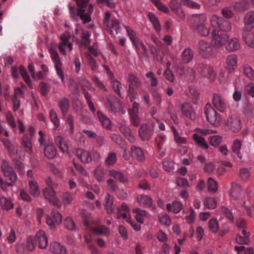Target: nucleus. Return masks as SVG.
<instances>
[{
    "label": "nucleus",
    "instance_id": "f257e3e1",
    "mask_svg": "<svg viewBox=\"0 0 254 254\" xmlns=\"http://www.w3.org/2000/svg\"><path fill=\"white\" fill-rule=\"evenodd\" d=\"M194 131L197 133H194L192 135V138L195 144L201 148L207 149L209 147L206 140L204 137L200 135H206L212 133H216L217 131L216 130L209 129L206 128H200L197 127L194 129Z\"/></svg>",
    "mask_w": 254,
    "mask_h": 254
},
{
    "label": "nucleus",
    "instance_id": "f03ea898",
    "mask_svg": "<svg viewBox=\"0 0 254 254\" xmlns=\"http://www.w3.org/2000/svg\"><path fill=\"white\" fill-rule=\"evenodd\" d=\"M48 48L50 53L51 59L54 64L57 73L59 77L61 78L62 81L64 82V75L61 69L62 63L61 62L59 55L53 44H50L49 45Z\"/></svg>",
    "mask_w": 254,
    "mask_h": 254
},
{
    "label": "nucleus",
    "instance_id": "7ed1b4c3",
    "mask_svg": "<svg viewBox=\"0 0 254 254\" xmlns=\"http://www.w3.org/2000/svg\"><path fill=\"white\" fill-rule=\"evenodd\" d=\"M116 217L118 219L122 218L125 220L127 222L131 225L135 231L140 230V226L132 222L130 215L129 208L126 203H122L121 207L118 209L116 214Z\"/></svg>",
    "mask_w": 254,
    "mask_h": 254
},
{
    "label": "nucleus",
    "instance_id": "20e7f679",
    "mask_svg": "<svg viewBox=\"0 0 254 254\" xmlns=\"http://www.w3.org/2000/svg\"><path fill=\"white\" fill-rule=\"evenodd\" d=\"M209 20L211 26L217 31L228 32L231 29V25L228 22L216 15H212Z\"/></svg>",
    "mask_w": 254,
    "mask_h": 254
},
{
    "label": "nucleus",
    "instance_id": "39448f33",
    "mask_svg": "<svg viewBox=\"0 0 254 254\" xmlns=\"http://www.w3.org/2000/svg\"><path fill=\"white\" fill-rule=\"evenodd\" d=\"M104 24L111 34H117L121 30L119 22L117 19L111 18V13L109 11L105 13Z\"/></svg>",
    "mask_w": 254,
    "mask_h": 254
},
{
    "label": "nucleus",
    "instance_id": "423d86ee",
    "mask_svg": "<svg viewBox=\"0 0 254 254\" xmlns=\"http://www.w3.org/2000/svg\"><path fill=\"white\" fill-rule=\"evenodd\" d=\"M205 114L207 121L214 127L219 126L221 123L220 116L216 113L210 104L205 107Z\"/></svg>",
    "mask_w": 254,
    "mask_h": 254
},
{
    "label": "nucleus",
    "instance_id": "0eeeda50",
    "mask_svg": "<svg viewBox=\"0 0 254 254\" xmlns=\"http://www.w3.org/2000/svg\"><path fill=\"white\" fill-rule=\"evenodd\" d=\"M193 18L194 21L196 23L197 31L203 36H207L210 33V30L204 24L207 18L206 16L204 14H197L194 15Z\"/></svg>",
    "mask_w": 254,
    "mask_h": 254
},
{
    "label": "nucleus",
    "instance_id": "6e6552de",
    "mask_svg": "<svg viewBox=\"0 0 254 254\" xmlns=\"http://www.w3.org/2000/svg\"><path fill=\"white\" fill-rule=\"evenodd\" d=\"M71 38V35L68 32H64L60 36L61 42L58 44V47L60 51L65 56L67 53L64 47H66L69 51L73 50L72 44L69 41Z\"/></svg>",
    "mask_w": 254,
    "mask_h": 254
},
{
    "label": "nucleus",
    "instance_id": "1a4fd4ad",
    "mask_svg": "<svg viewBox=\"0 0 254 254\" xmlns=\"http://www.w3.org/2000/svg\"><path fill=\"white\" fill-rule=\"evenodd\" d=\"M212 37L211 40L212 46L215 48L222 47L226 42L228 37L226 34H219V31L213 30L211 32Z\"/></svg>",
    "mask_w": 254,
    "mask_h": 254
},
{
    "label": "nucleus",
    "instance_id": "9d476101",
    "mask_svg": "<svg viewBox=\"0 0 254 254\" xmlns=\"http://www.w3.org/2000/svg\"><path fill=\"white\" fill-rule=\"evenodd\" d=\"M11 70L12 75L14 78H16L18 77L19 71L25 82L30 88H33V85L31 80L27 74L26 69L23 66L20 65L19 66V70H18L16 66H12L11 67Z\"/></svg>",
    "mask_w": 254,
    "mask_h": 254
},
{
    "label": "nucleus",
    "instance_id": "9b49d317",
    "mask_svg": "<svg viewBox=\"0 0 254 254\" xmlns=\"http://www.w3.org/2000/svg\"><path fill=\"white\" fill-rule=\"evenodd\" d=\"M43 193L45 198L47 199L53 205L58 206L60 208L61 204L60 203V200L58 198L56 192L54 188H45L43 190Z\"/></svg>",
    "mask_w": 254,
    "mask_h": 254
},
{
    "label": "nucleus",
    "instance_id": "f8f14e48",
    "mask_svg": "<svg viewBox=\"0 0 254 254\" xmlns=\"http://www.w3.org/2000/svg\"><path fill=\"white\" fill-rule=\"evenodd\" d=\"M62 222V215L56 210L51 212V216L46 217V223L51 229L55 228L56 225L60 224Z\"/></svg>",
    "mask_w": 254,
    "mask_h": 254
},
{
    "label": "nucleus",
    "instance_id": "ddd939ff",
    "mask_svg": "<svg viewBox=\"0 0 254 254\" xmlns=\"http://www.w3.org/2000/svg\"><path fill=\"white\" fill-rule=\"evenodd\" d=\"M198 48L200 54L203 57L209 58L212 54L211 47L206 41L201 40L198 43Z\"/></svg>",
    "mask_w": 254,
    "mask_h": 254
},
{
    "label": "nucleus",
    "instance_id": "4468645a",
    "mask_svg": "<svg viewBox=\"0 0 254 254\" xmlns=\"http://www.w3.org/2000/svg\"><path fill=\"white\" fill-rule=\"evenodd\" d=\"M154 126H148L147 124L142 125L140 127L138 133L140 138L143 140L149 139L152 134Z\"/></svg>",
    "mask_w": 254,
    "mask_h": 254
},
{
    "label": "nucleus",
    "instance_id": "2eb2a0df",
    "mask_svg": "<svg viewBox=\"0 0 254 254\" xmlns=\"http://www.w3.org/2000/svg\"><path fill=\"white\" fill-rule=\"evenodd\" d=\"M75 35L73 36V39L78 43L80 42V40L78 38H76V36L79 34L81 35L82 39L81 43L85 46H88L90 42V34L88 32H85L82 29H78L77 28L75 30Z\"/></svg>",
    "mask_w": 254,
    "mask_h": 254
},
{
    "label": "nucleus",
    "instance_id": "dca6fc26",
    "mask_svg": "<svg viewBox=\"0 0 254 254\" xmlns=\"http://www.w3.org/2000/svg\"><path fill=\"white\" fill-rule=\"evenodd\" d=\"M137 202L145 207H150L153 210H155V206L152 204V198L147 195L140 194L137 196Z\"/></svg>",
    "mask_w": 254,
    "mask_h": 254
},
{
    "label": "nucleus",
    "instance_id": "f3484780",
    "mask_svg": "<svg viewBox=\"0 0 254 254\" xmlns=\"http://www.w3.org/2000/svg\"><path fill=\"white\" fill-rule=\"evenodd\" d=\"M55 142L61 152L64 154H68V146L66 140L61 135H57L55 137Z\"/></svg>",
    "mask_w": 254,
    "mask_h": 254
},
{
    "label": "nucleus",
    "instance_id": "a211bd4d",
    "mask_svg": "<svg viewBox=\"0 0 254 254\" xmlns=\"http://www.w3.org/2000/svg\"><path fill=\"white\" fill-rule=\"evenodd\" d=\"M35 240L40 249H44L47 248L48 244V238L43 230H40L37 233Z\"/></svg>",
    "mask_w": 254,
    "mask_h": 254
},
{
    "label": "nucleus",
    "instance_id": "6ab92c4d",
    "mask_svg": "<svg viewBox=\"0 0 254 254\" xmlns=\"http://www.w3.org/2000/svg\"><path fill=\"white\" fill-rule=\"evenodd\" d=\"M237 68V56L235 55L229 56L227 59V70L229 73H232Z\"/></svg>",
    "mask_w": 254,
    "mask_h": 254
},
{
    "label": "nucleus",
    "instance_id": "aec40b11",
    "mask_svg": "<svg viewBox=\"0 0 254 254\" xmlns=\"http://www.w3.org/2000/svg\"><path fill=\"white\" fill-rule=\"evenodd\" d=\"M213 104L219 111L223 112L226 108V104L222 97L218 94H214L213 96Z\"/></svg>",
    "mask_w": 254,
    "mask_h": 254
},
{
    "label": "nucleus",
    "instance_id": "412c9836",
    "mask_svg": "<svg viewBox=\"0 0 254 254\" xmlns=\"http://www.w3.org/2000/svg\"><path fill=\"white\" fill-rule=\"evenodd\" d=\"M251 30L245 29L243 39L249 47L254 48V32H251Z\"/></svg>",
    "mask_w": 254,
    "mask_h": 254
},
{
    "label": "nucleus",
    "instance_id": "4be33fe9",
    "mask_svg": "<svg viewBox=\"0 0 254 254\" xmlns=\"http://www.w3.org/2000/svg\"><path fill=\"white\" fill-rule=\"evenodd\" d=\"M44 153L47 158L53 159L56 156L57 149L52 142H48L44 147Z\"/></svg>",
    "mask_w": 254,
    "mask_h": 254
},
{
    "label": "nucleus",
    "instance_id": "5701e85b",
    "mask_svg": "<svg viewBox=\"0 0 254 254\" xmlns=\"http://www.w3.org/2000/svg\"><path fill=\"white\" fill-rule=\"evenodd\" d=\"M183 208V203L179 200H175L172 203H167L166 204V209L169 212L178 213Z\"/></svg>",
    "mask_w": 254,
    "mask_h": 254
},
{
    "label": "nucleus",
    "instance_id": "b1692460",
    "mask_svg": "<svg viewBox=\"0 0 254 254\" xmlns=\"http://www.w3.org/2000/svg\"><path fill=\"white\" fill-rule=\"evenodd\" d=\"M50 250L54 254H66L67 252L65 248L57 242L51 243Z\"/></svg>",
    "mask_w": 254,
    "mask_h": 254
},
{
    "label": "nucleus",
    "instance_id": "393cba45",
    "mask_svg": "<svg viewBox=\"0 0 254 254\" xmlns=\"http://www.w3.org/2000/svg\"><path fill=\"white\" fill-rule=\"evenodd\" d=\"M76 153L77 157L83 163H88L92 160L91 156L87 151L79 148L76 150Z\"/></svg>",
    "mask_w": 254,
    "mask_h": 254
},
{
    "label": "nucleus",
    "instance_id": "a878e982",
    "mask_svg": "<svg viewBox=\"0 0 254 254\" xmlns=\"http://www.w3.org/2000/svg\"><path fill=\"white\" fill-rule=\"evenodd\" d=\"M132 211L135 214V218L136 221L140 224H142L145 219L148 218L149 216V214L147 211L138 208L133 209Z\"/></svg>",
    "mask_w": 254,
    "mask_h": 254
},
{
    "label": "nucleus",
    "instance_id": "bb28decb",
    "mask_svg": "<svg viewBox=\"0 0 254 254\" xmlns=\"http://www.w3.org/2000/svg\"><path fill=\"white\" fill-rule=\"evenodd\" d=\"M245 29L252 30L254 23V11H250L247 13L244 18Z\"/></svg>",
    "mask_w": 254,
    "mask_h": 254
},
{
    "label": "nucleus",
    "instance_id": "cd10ccee",
    "mask_svg": "<svg viewBox=\"0 0 254 254\" xmlns=\"http://www.w3.org/2000/svg\"><path fill=\"white\" fill-rule=\"evenodd\" d=\"M3 143L4 144L5 146L7 148L9 153L12 155H16L19 158H21L24 157V155L21 154L20 151H18L15 148V146L11 143L9 141V140L7 139L3 140Z\"/></svg>",
    "mask_w": 254,
    "mask_h": 254
},
{
    "label": "nucleus",
    "instance_id": "c85d7f7f",
    "mask_svg": "<svg viewBox=\"0 0 254 254\" xmlns=\"http://www.w3.org/2000/svg\"><path fill=\"white\" fill-rule=\"evenodd\" d=\"M0 206L2 209L9 210L13 208V203L10 198L1 195L0 196Z\"/></svg>",
    "mask_w": 254,
    "mask_h": 254
},
{
    "label": "nucleus",
    "instance_id": "c756f323",
    "mask_svg": "<svg viewBox=\"0 0 254 254\" xmlns=\"http://www.w3.org/2000/svg\"><path fill=\"white\" fill-rule=\"evenodd\" d=\"M171 128L174 135V141L177 144H185L187 143L188 139L186 137L181 135L174 126H172Z\"/></svg>",
    "mask_w": 254,
    "mask_h": 254
},
{
    "label": "nucleus",
    "instance_id": "7c9ffc66",
    "mask_svg": "<svg viewBox=\"0 0 254 254\" xmlns=\"http://www.w3.org/2000/svg\"><path fill=\"white\" fill-rule=\"evenodd\" d=\"M109 175L110 177L115 178L117 181L122 183H127V179L125 177L124 174L117 170L114 169L111 170L109 171Z\"/></svg>",
    "mask_w": 254,
    "mask_h": 254
},
{
    "label": "nucleus",
    "instance_id": "2f4dec72",
    "mask_svg": "<svg viewBox=\"0 0 254 254\" xmlns=\"http://www.w3.org/2000/svg\"><path fill=\"white\" fill-rule=\"evenodd\" d=\"M30 193L34 197H38L40 194V190L37 182L35 180H31L29 182Z\"/></svg>",
    "mask_w": 254,
    "mask_h": 254
},
{
    "label": "nucleus",
    "instance_id": "473e14b6",
    "mask_svg": "<svg viewBox=\"0 0 254 254\" xmlns=\"http://www.w3.org/2000/svg\"><path fill=\"white\" fill-rule=\"evenodd\" d=\"M21 148L23 150L28 154L33 153L32 145L31 140L27 138L23 137L22 139Z\"/></svg>",
    "mask_w": 254,
    "mask_h": 254
},
{
    "label": "nucleus",
    "instance_id": "72a5a7b5",
    "mask_svg": "<svg viewBox=\"0 0 254 254\" xmlns=\"http://www.w3.org/2000/svg\"><path fill=\"white\" fill-rule=\"evenodd\" d=\"M226 125L230 130L233 132H236L238 127V123L237 117H230L227 120Z\"/></svg>",
    "mask_w": 254,
    "mask_h": 254
},
{
    "label": "nucleus",
    "instance_id": "f704fd0d",
    "mask_svg": "<svg viewBox=\"0 0 254 254\" xmlns=\"http://www.w3.org/2000/svg\"><path fill=\"white\" fill-rule=\"evenodd\" d=\"M105 172L104 168L101 166H98L94 171V176L96 180L99 183L104 181Z\"/></svg>",
    "mask_w": 254,
    "mask_h": 254
},
{
    "label": "nucleus",
    "instance_id": "c9c22d12",
    "mask_svg": "<svg viewBox=\"0 0 254 254\" xmlns=\"http://www.w3.org/2000/svg\"><path fill=\"white\" fill-rule=\"evenodd\" d=\"M203 202L204 206L210 209L216 208L217 205V202L215 197H206L204 199Z\"/></svg>",
    "mask_w": 254,
    "mask_h": 254
},
{
    "label": "nucleus",
    "instance_id": "e433bc0d",
    "mask_svg": "<svg viewBox=\"0 0 254 254\" xmlns=\"http://www.w3.org/2000/svg\"><path fill=\"white\" fill-rule=\"evenodd\" d=\"M131 152L132 155L139 161H142L144 160V153L140 148L132 146L131 148Z\"/></svg>",
    "mask_w": 254,
    "mask_h": 254
},
{
    "label": "nucleus",
    "instance_id": "4c0bfd02",
    "mask_svg": "<svg viewBox=\"0 0 254 254\" xmlns=\"http://www.w3.org/2000/svg\"><path fill=\"white\" fill-rule=\"evenodd\" d=\"M3 175L4 177L10 181V182H5L6 188L7 187H10L13 186L17 180V175L13 170L7 173H5V174Z\"/></svg>",
    "mask_w": 254,
    "mask_h": 254
},
{
    "label": "nucleus",
    "instance_id": "58836bf2",
    "mask_svg": "<svg viewBox=\"0 0 254 254\" xmlns=\"http://www.w3.org/2000/svg\"><path fill=\"white\" fill-rule=\"evenodd\" d=\"M209 230L214 234L217 233L219 229V224L216 218H211L208 223Z\"/></svg>",
    "mask_w": 254,
    "mask_h": 254
},
{
    "label": "nucleus",
    "instance_id": "ea45409f",
    "mask_svg": "<svg viewBox=\"0 0 254 254\" xmlns=\"http://www.w3.org/2000/svg\"><path fill=\"white\" fill-rule=\"evenodd\" d=\"M113 199L109 194H107L105 196L104 207L108 213H111L114 211L113 206Z\"/></svg>",
    "mask_w": 254,
    "mask_h": 254
},
{
    "label": "nucleus",
    "instance_id": "a19ab883",
    "mask_svg": "<svg viewBox=\"0 0 254 254\" xmlns=\"http://www.w3.org/2000/svg\"><path fill=\"white\" fill-rule=\"evenodd\" d=\"M182 113L188 118H191L193 114L191 106L188 103H183L181 106Z\"/></svg>",
    "mask_w": 254,
    "mask_h": 254
},
{
    "label": "nucleus",
    "instance_id": "79ce46f5",
    "mask_svg": "<svg viewBox=\"0 0 254 254\" xmlns=\"http://www.w3.org/2000/svg\"><path fill=\"white\" fill-rule=\"evenodd\" d=\"M62 202L64 206H68L71 204L74 200L73 195L68 192H65L62 195Z\"/></svg>",
    "mask_w": 254,
    "mask_h": 254
},
{
    "label": "nucleus",
    "instance_id": "37998d69",
    "mask_svg": "<svg viewBox=\"0 0 254 254\" xmlns=\"http://www.w3.org/2000/svg\"><path fill=\"white\" fill-rule=\"evenodd\" d=\"M120 128L121 131L125 134L127 138L130 142H133L134 141V137L132 135L130 128L123 125L121 126Z\"/></svg>",
    "mask_w": 254,
    "mask_h": 254
},
{
    "label": "nucleus",
    "instance_id": "c03bdc74",
    "mask_svg": "<svg viewBox=\"0 0 254 254\" xmlns=\"http://www.w3.org/2000/svg\"><path fill=\"white\" fill-rule=\"evenodd\" d=\"M193 54L190 49H185L182 54V60L184 64L189 63L192 59Z\"/></svg>",
    "mask_w": 254,
    "mask_h": 254
},
{
    "label": "nucleus",
    "instance_id": "a18cd8bd",
    "mask_svg": "<svg viewBox=\"0 0 254 254\" xmlns=\"http://www.w3.org/2000/svg\"><path fill=\"white\" fill-rule=\"evenodd\" d=\"M148 17L154 26L155 30L159 32L161 30V25L157 17L152 13L148 14Z\"/></svg>",
    "mask_w": 254,
    "mask_h": 254
},
{
    "label": "nucleus",
    "instance_id": "49530a36",
    "mask_svg": "<svg viewBox=\"0 0 254 254\" xmlns=\"http://www.w3.org/2000/svg\"><path fill=\"white\" fill-rule=\"evenodd\" d=\"M64 227L70 231H76V226L73 219L70 217H67L64 221Z\"/></svg>",
    "mask_w": 254,
    "mask_h": 254
},
{
    "label": "nucleus",
    "instance_id": "de8ad7c7",
    "mask_svg": "<svg viewBox=\"0 0 254 254\" xmlns=\"http://www.w3.org/2000/svg\"><path fill=\"white\" fill-rule=\"evenodd\" d=\"M238 47V39L237 38L231 39L226 46V49L228 51L233 52L237 50Z\"/></svg>",
    "mask_w": 254,
    "mask_h": 254
},
{
    "label": "nucleus",
    "instance_id": "09e8293b",
    "mask_svg": "<svg viewBox=\"0 0 254 254\" xmlns=\"http://www.w3.org/2000/svg\"><path fill=\"white\" fill-rule=\"evenodd\" d=\"M207 189L208 191L211 193H215L218 190L217 182L212 178H209L207 181Z\"/></svg>",
    "mask_w": 254,
    "mask_h": 254
},
{
    "label": "nucleus",
    "instance_id": "8fccbe9b",
    "mask_svg": "<svg viewBox=\"0 0 254 254\" xmlns=\"http://www.w3.org/2000/svg\"><path fill=\"white\" fill-rule=\"evenodd\" d=\"M93 231L99 235L108 236L110 234L109 229L104 226L95 227L93 229Z\"/></svg>",
    "mask_w": 254,
    "mask_h": 254
},
{
    "label": "nucleus",
    "instance_id": "3c124183",
    "mask_svg": "<svg viewBox=\"0 0 254 254\" xmlns=\"http://www.w3.org/2000/svg\"><path fill=\"white\" fill-rule=\"evenodd\" d=\"M242 230L241 231V234L240 235L244 236V238H242L240 239V236H239V244H246L248 245L250 243V233L247 232L246 230L242 228Z\"/></svg>",
    "mask_w": 254,
    "mask_h": 254
},
{
    "label": "nucleus",
    "instance_id": "603ef678",
    "mask_svg": "<svg viewBox=\"0 0 254 254\" xmlns=\"http://www.w3.org/2000/svg\"><path fill=\"white\" fill-rule=\"evenodd\" d=\"M208 139L210 145L214 147L218 146L222 141V137L219 135L210 136Z\"/></svg>",
    "mask_w": 254,
    "mask_h": 254
},
{
    "label": "nucleus",
    "instance_id": "864d4df0",
    "mask_svg": "<svg viewBox=\"0 0 254 254\" xmlns=\"http://www.w3.org/2000/svg\"><path fill=\"white\" fill-rule=\"evenodd\" d=\"M97 115L102 126L106 128H110L111 124L110 120L99 112H98Z\"/></svg>",
    "mask_w": 254,
    "mask_h": 254
},
{
    "label": "nucleus",
    "instance_id": "5fc2aeb1",
    "mask_svg": "<svg viewBox=\"0 0 254 254\" xmlns=\"http://www.w3.org/2000/svg\"><path fill=\"white\" fill-rule=\"evenodd\" d=\"M244 74L251 80H254V71L252 67L248 64L243 66Z\"/></svg>",
    "mask_w": 254,
    "mask_h": 254
},
{
    "label": "nucleus",
    "instance_id": "6e6d98bb",
    "mask_svg": "<svg viewBox=\"0 0 254 254\" xmlns=\"http://www.w3.org/2000/svg\"><path fill=\"white\" fill-rule=\"evenodd\" d=\"M128 80L130 82L129 86H131L134 88L138 87L141 85V81L140 80L133 74H129Z\"/></svg>",
    "mask_w": 254,
    "mask_h": 254
},
{
    "label": "nucleus",
    "instance_id": "4d7b16f0",
    "mask_svg": "<svg viewBox=\"0 0 254 254\" xmlns=\"http://www.w3.org/2000/svg\"><path fill=\"white\" fill-rule=\"evenodd\" d=\"M137 51L139 53H141L144 56H147V50L145 46L142 43L140 42L139 40H137L133 44Z\"/></svg>",
    "mask_w": 254,
    "mask_h": 254
},
{
    "label": "nucleus",
    "instance_id": "13d9d810",
    "mask_svg": "<svg viewBox=\"0 0 254 254\" xmlns=\"http://www.w3.org/2000/svg\"><path fill=\"white\" fill-rule=\"evenodd\" d=\"M159 222L163 225L169 226L171 223L170 217L166 214H160L158 216Z\"/></svg>",
    "mask_w": 254,
    "mask_h": 254
},
{
    "label": "nucleus",
    "instance_id": "bf43d9fd",
    "mask_svg": "<svg viewBox=\"0 0 254 254\" xmlns=\"http://www.w3.org/2000/svg\"><path fill=\"white\" fill-rule=\"evenodd\" d=\"M117 161V155L115 153H110L105 161L106 165L112 166L115 164Z\"/></svg>",
    "mask_w": 254,
    "mask_h": 254
},
{
    "label": "nucleus",
    "instance_id": "052dcab7",
    "mask_svg": "<svg viewBox=\"0 0 254 254\" xmlns=\"http://www.w3.org/2000/svg\"><path fill=\"white\" fill-rule=\"evenodd\" d=\"M59 106L63 113H66L68 110L69 107V103L68 100L65 98L62 99L60 101Z\"/></svg>",
    "mask_w": 254,
    "mask_h": 254
},
{
    "label": "nucleus",
    "instance_id": "680f3d73",
    "mask_svg": "<svg viewBox=\"0 0 254 254\" xmlns=\"http://www.w3.org/2000/svg\"><path fill=\"white\" fill-rule=\"evenodd\" d=\"M146 77L148 78H149L151 85L152 86L155 87L158 84V81L153 72L149 71L146 73Z\"/></svg>",
    "mask_w": 254,
    "mask_h": 254
},
{
    "label": "nucleus",
    "instance_id": "e2e57ef3",
    "mask_svg": "<svg viewBox=\"0 0 254 254\" xmlns=\"http://www.w3.org/2000/svg\"><path fill=\"white\" fill-rule=\"evenodd\" d=\"M250 177V173L246 168H242L239 171V177L242 181L248 180Z\"/></svg>",
    "mask_w": 254,
    "mask_h": 254
},
{
    "label": "nucleus",
    "instance_id": "0e129e2a",
    "mask_svg": "<svg viewBox=\"0 0 254 254\" xmlns=\"http://www.w3.org/2000/svg\"><path fill=\"white\" fill-rule=\"evenodd\" d=\"M65 125L69 127V131L71 134H72L74 132V120L73 117L71 115H69L66 120Z\"/></svg>",
    "mask_w": 254,
    "mask_h": 254
},
{
    "label": "nucleus",
    "instance_id": "69168bd1",
    "mask_svg": "<svg viewBox=\"0 0 254 254\" xmlns=\"http://www.w3.org/2000/svg\"><path fill=\"white\" fill-rule=\"evenodd\" d=\"M245 92L252 97H254V83L250 82L245 86Z\"/></svg>",
    "mask_w": 254,
    "mask_h": 254
},
{
    "label": "nucleus",
    "instance_id": "338daca9",
    "mask_svg": "<svg viewBox=\"0 0 254 254\" xmlns=\"http://www.w3.org/2000/svg\"><path fill=\"white\" fill-rule=\"evenodd\" d=\"M1 168L3 174H5V173H7L13 170L9 162L4 160H2V161Z\"/></svg>",
    "mask_w": 254,
    "mask_h": 254
},
{
    "label": "nucleus",
    "instance_id": "774afa93",
    "mask_svg": "<svg viewBox=\"0 0 254 254\" xmlns=\"http://www.w3.org/2000/svg\"><path fill=\"white\" fill-rule=\"evenodd\" d=\"M50 117L51 121L56 127H59L60 126V121L58 118L56 113L53 110H51L50 112Z\"/></svg>",
    "mask_w": 254,
    "mask_h": 254
}]
</instances>
